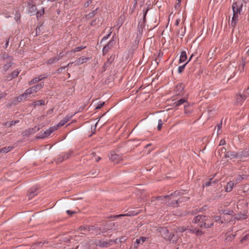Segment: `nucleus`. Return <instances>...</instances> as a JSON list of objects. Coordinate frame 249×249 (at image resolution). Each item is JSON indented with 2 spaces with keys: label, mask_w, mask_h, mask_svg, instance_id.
I'll use <instances>...</instances> for the list:
<instances>
[{
  "label": "nucleus",
  "mask_w": 249,
  "mask_h": 249,
  "mask_svg": "<svg viewBox=\"0 0 249 249\" xmlns=\"http://www.w3.org/2000/svg\"><path fill=\"white\" fill-rule=\"evenodd\" d=\"M243 3H240L239 1H235L232 3L231 8L233 12L232 17L231 20V26L234 28L239 20V17L242 12Z\"/></svg>",
  "instance_id": "obj_1"
},
{
  "label": "nucleus",
  "mask_w": 249,
  "mask_h": 249,
  "mask_svg": "<svg viewBox=\"0 0 249 249\" xmlns=\"http://www.w3.org/2000/svg\"><path fill=\"white\" fill-rule=\"evenodd\" d=\"M193 223L197 224L200 227L210 228L213 226V223H209L207 218L205 215H198L196 216L193 220Z\"/></svg>",
  "instance_id": "obj_2"
},
{
  "label": "nucleus",
  "mask_w": 249,
  "mask_h": 249,
  "mask_svg": "<svg viewBox=\"0 0 249 249\" xmlns=\"http://www.w3.org/2000/svg\"><path fill=\"white\" fill-rule=\"evenodd\" d=\"M182 194V193L179 191H176L173 194H172L170 195H167L165 196H159L157 198V200H163L164 199L163 202L168 205V203H176L175 202V199H177V196H179Z\"/></svg>",
  "instance_id": "obj_3"
},
{
  "label": "nucleus",
  "mask_w": 249,
  "mask_h": 249,
  "mask_svg": "<svg viewBox=\"0 0 249 249\" xmlns=\"http://www.w3.org/2000/svg\"><path fill=\"white\" fill-rule=\"evenodd\" d=\"M3 60L4 64L1 69V72L5 73L13 64V58L11 56L6 55L3 56Z\"/></svg>",
  "instance_id": "obj_4"
},
{
  "label": "nucleus",
  "mask_w": 249,
  "mask_h": 249,
  "mask_svg": "<svg viewBox=\"0 0 249 249\" xmlns=\"http://www.w3.org/2000/svg\"><path fill=\"white\" fill-rule=\"evenodd\" d=\"M160 232L161 235L164 239L167 240L171 241L174 235H172L171 233L169 234L168 230L165 227L160 228Z\"/></svg>",
  "instance_id": "obj_5"
},
{
  "label": "nucleus",
  "mask_w": 249,
  "mask_h": 249,
  "mask_svg": "<svg viewBox=\"0 0 249 249\" xmlns=\"http://www.w3.org/2000/svg\"><path fill=\"white\" fill-rule=\"evenodd\" d=\"M189 198L186 196H181L179 198H178V199H175V202L176 203H168V204L169 206H178L180 203L182 202H185L188 201Z\"/></svg>",
  "instance_id": "obj_6"
},
{
  "label": "nucleus",
  "mask_w": 249,
  "mask_h": 249,
  "mask_svg": "<svg viewBox=\"0 0 249 249\" xmlns=\"http://www.w3.org/2000/svg\"><path fill=\"white\" fill-rule=\"evenodd\" d=\"M109 157L110 160L115 164L119 163L122 160L121 156L114 153H111Z\"/></svg>",
  "instance_id": "obj_7"
},
{
  "label": "nucleus",
  "mask_w": 249,
  "mask_h": 249,
  "mask_svg": "<svg viewBox=\"0 0 249 249\" xmlns=\"http://www.w3.org/2000/svg\"><path fill=\"white\" fill-rule=\"evenodd\" d=\"M57 129V126L51 127L50 128H49L48 129H47L46 131H45L43 133H42L41 132V134H40V136L39 137L41 138H43L47 137L49 136L52 133L54 132Z\"/></svg>",
  "instance_id": "obj_8"
},
{
  "label": "nucleus",
  "mask_w": 249,
  "mask_h": 249,
  "mask_svg": "<svg viewBox=\"0 0 249 249\" xmlns=\"http://www.w3.org/2000/svg\"><path fill=\"white\" fill-rule=\"evenodd\" d=\"M115 44V41L112 39L104 47L103 49V53L104 54L107 53L109 50H110Z\"/></svg>",
  "instance_id": "obj_9"
},
{
  "label": "nucleus",
  "mask_w": 249,
  "mask_h": 249,
  "mask_svg": "<svg viewBox=\"0 0 249 249\" xmlns=\"http://www.w3.org/2000/svg\"><path fill=\"white\" fill-rule=\"evenodd\" d=\"M72 154V152L71 151H69L67 153H62L59 155L57 159V162H61L63 160H67L71 155Z\"/></svg>",
  "instance_id": "obj_10"
},
{
  "label": "nucleus",
  "mask_w": 249,
  "mask_h": 249,
  "mask_svg": "<svg viewBox=\"0 0 249 249\" xmlns=\"http://www.w3.org/2000/svg\"><path fill=\"white\" fill-rule=\"evenodd\" d=\"M184 85L181 84H178L174 89V91L177 95H182L184 92Z\"/></svg>",
  "instance_id": "obj_11"
},
{
  "label": "nucleus",
  "mask_w": 249,
  "mask_h": 249,
  "mask_svg": "<svg viewBox=\"0 0 249 249\" xmlns=\"http://www.w3.org/2000/svg\"><path fill=\"white\" fill-rule=\"evenodd\" d=\"M43 84H38L29 88L28 89L30 90L31 94H32L33 93H36L37 91L40 90L43 88Z\"/></svg>",
  "instance_id": "obj_12"
},
{
  "label": "nucleus",
  "mask_w": 249,
  "mask_h": 249,
  "mask_svg": "<svg viewBox=\"0 0 249 249\" xmlns=\"http://www.w3.org/2000/svg\"><path fill=\"white\" fill-rule=\"evenodd\" d=\"M148 239V237H141L138 239H137L134 243V247L137 248L139 244H143Z\"/></svg>",
  "instance_id": "obj_13"
},
{
  "label": "nucleus",
  "mask_w": 249,
  "mask_h": 249,
  "mask_svg": "<svg viewBox=\"0 0 249 249\" xmlns=\"http://www.w3.org/2000/svg\"><path fill=\"white\" fill-rule=\"evenodd\" d=\"M225 157L226 158L233 159L239 158V155H238V152L235 153L232 151H228L225 154Z\"/></svg>",
  "instance_id": "obj_14"
},
{
  "label": "nucleus",
  "mask_w": 249,
  "mask_h": 249,
  "mask_svg": "<svg viewBox=\"0 0 249 249\" xmlns=\"http://www.w3.org/2000/svg\"><path fill=\"white\" fill-rule=\"evenodd\" d=\"M38 189L36 187H33L30 189L28 193V196L29 198H32L36 196L38 193Z\"/></svg>",
  "instance_id": "obj_15"
},
{
  "label": "nucleus",
  "mask_w": 249,
  "mask_h": 249,
  "mask_svg": "<svg viewBox=\"0 0 249 249\" xmlns=\"http://www.w3.org/2000/svg\"><path fill=\"white\" fill-rule=\"evenodd\" d=\"M72 117V116H67L61 120L58 124V126H62L65 125Z\"/></svg>",
  "instance_id": "obj_16"
},
{
  "label": "nucleus",
  "mask_w": 249,
  "mask_h": 249,
  "mask_svg": "<svg viewBox=\"0 0 249 249\" xmlns=\"http://www.w3.org/2000/svg\"><path fill=\"white\" fill-rule=\"evenodd\" d=\"M246 96L244 94H239L236 96V101L237 103L241 104L246 99Z\"/></svg>",
  "instance_id": "obj_17"
},
{
  "label": "nucleus",
  "mask_w": 249,
  "mask_h": 249,
  "mask_svg": "<svg viewBox=\"0 0 249 249\" xmlns=\"http://www.w3.org/2000/svg\"><path fill=\"white\" fill-rule=\"evenodd\" d=\"M37 11V8L35 5L29 4L28 12L31 15H34Z\"/></svg>",
  "instance_id": "obj_18"
},
{
  "label": "nucleus",
  "mask_w": 249,
  "mask_h": 249,
  "mask_svg": "<svg viewBox=\"0 0 249 249\" xmlns=\"http://www.w3.org/2000/svg\"><path fill=\"white\" fill-rule=\"evenodd\" d=\"M187 101L186 98H181L174 103V105L175 107H179L182 104L186 103Z\"/></svg>",
  "instance_id": "obj_19"
},
{
  "label": "nucleus",
  "mask_w": 249,
  "mask_h": 249,
  "mask_svg": "<svg viewBox=\"0 0 249 249\" xmlns=\"http://www.w3.org/2000/svg\"><path fill=\"white\" fill-rule=\"evenodd\" d=\"M187 59V54L185 51H182L179 56V62L183 63Z\"/></svg>",
  "instance_id": "obj_20"
},
{
  "label": "nucleus",
  "mask_w": 249,
  "mask_h": 249,
  "mask_svg": "<svg viewBox=\"0 0 249 249\" xmlns=\"http://www.w3.org/2000/svg\"><path fill=\"white\" fill-rule=\"evenodd\" d=\"M234 185V183L232 181H231L229 182L227 184V185L226 187V191L227 192H231L232 190Z\"/></svg>",
  "instance_id": "obj_21"
},
{
  "label": "nucleus",
  "mask_w": 249,
  "mask_h": 249,
  "mask_svg": "<svg viewBox=\"0 0 249 249\" xmlns=\"http://www.w3.org/2000/svg\"><path fill=\"white\" fill-rule=\"evenodd\" d=\"M239 158L249 157V151H238Z\"/></svg>",
  "instance_id": "obj_22"
},
{
  "label": "nucleus",
  "mask_w": 249,
  "mask_h": 249,
  "mask_svg": "<svg viewBox=\"0 0 249 249\" xmlns=\"http://www.w3.org/2000/svg\"><path fill=\"white\" fill-rule=\"evenodd\" d=\"M95 229V227L94 226H86L84 227H82L80 228V230L81 231H93Z\"/></svg>",
  "instance_id": "obj_23"
},
{
  "label": "nucleus",
  "mask_w": 249,
  "mask_h": 249,
  "mask_svg": "<svg viewBox=\"0 0 249 249\" xmlns=\"http://www.w3.org/2000/svg\"><path fill=\"white\" fill-rule=\"evenodd\" d=\"M137 213H128L126 214H118V215H113V216H110V217H114V218H118V217H121V216H132V215H134L135 214H136Z\"/></svg>",
  "instance_id": "obj_24"
},
{
  "label": "nucleus",
  "mask_w": 249,
  "mask_h": 249,
  "mask_svg": "<svg viewBox=\"0 0 249 249\" xmlns=\"http://www.w3.org/2000/svg\"><path fill=\"white\" fill-rule=\"evenodd\" d=\"M58 61H59V60L58 59L57 57L56 56L55 57L51 58L50 59H48L46 63L47 64L51 65V64H53L54 63H55V62Z\"/></svg>",
  "instance_id": "obj_25"
},
{
  "label": "nucleus",
  "mask_w": 249,
  "mask_h": 249,
  "mask_svg": "<svg viewBox=\"0 0 249 249\" xmlns=\"http://www.w3.org/2000/svg\"><path fill=\"white\" fill-rule=\"evenodd\" d=\"M109 245V243L105 241L101 240H100L97 244V246H99L101 247H108Z\"/></svg>",
  "instance_id": "obj_26"
},
{
  "label": "nucleus",
  "mask_w": 249,
  "mask_h": 249,
  "mask_svg": "<svg viewBox=\"0 0 249 249\" xmlns=\"http://www.w3.org/2000/svg\"><path fill=\"white\" fill-rule=\"evenodd\" d=\"M13 149V147L6 146L0 149V153H7Z\"/></svg>",
  "instance_id": "obj_27"
},
{
  "label": "nucleus",
  "mask_w": 249,
  "mask_h": 249,
  "mask_svg": "<svg viewBox=\"0 0 249 249\" xmlns=\"http://www.w3.org/2000/svg\"><path fill=\"white\" fill-rule=\"evenodd\" d=\"M24 98L22 97V95L21 94L19 96L17 97L13 101V104H16L17 102H20L22 100H25Z\"/></svg>",
  "instance_id": "obj_28"
},
{
  "label": "nucleus",
  "mask_w": 249,
  "mask_h": 249,
  "mask_svg": "<svg viewBox=\"0 0 249 249\" xmlns=\"http://www.w3.org/2000/svg\"><path fill=\"white\" fill-rule=\"evenodd\" d=\"M45 104V101L44 100H40L34 102V105L35 107L44 105Z\"/></svg>",
  "instance_id": "obj_29"
},
{
  "label": "nucleus",
  "mask_w": 249,
  "mask_h": 249,
  "mask_svg": "<svg viewBox=\"0 0 249 249\" xmlns=\"http://www.w3.org/2000/svg\"><path fill=\"white\" fill-rule=\"evenodd\" d=\"M22 97L24 98V99L26 100L31 95H32V94L28 89L22 94Z\"/></svg>",
  "instance_id": "obj_30"
},
{
  "label": "nucleus",
  "mask_w": 249,
  "mask_h": 249,
  "mask_svg": "<svg viewBox=\"0 0 249 249\" xmlns=\"http://www.w3.org/2000/svg\"><path fill=\"white\" fill-rule=\"evenodd\" d=\"M18 122H19L18 120L12 121H11L10 122H6V123H5L4 125L6 126H7V127H11L12 126H13L15 124H16L18 123Z\"/></svg>",
  "instance_id": "obj_31"
},
{
  "label": "nucleus",
  "mask_w": 249,
  "mask_h": 249,
  "mask_svg": "<svg viewBox=\"0 0 249 249\" xmlns=\"http://www.w3.org/2000/svg\"><path fill=\"white\" fill-rule=\"evenodd\" d=\"M19 72H20V71H19L18 69L13 71L10 74L11 78L12 79V78H15L17 76H18Z\"/></svg>",
  "instance_id": "obj_32"
},
{
  "label": "nucleus",
  "mask_w": 249,
  "mask_h": 249,
  "mask_svg": "<svg viewBox=\"0 0 249 249\" xmlns=\"http://www.w3.org/2000/svg\"><path fill=\"white\" fill-rule=\"evenodd\" d=\"M45 13L44 8H42L40 11H37L36 13L37 18L41 17Z\"/></svg>",
  "instance_id": "obj_33"
},
{
  "label": "nucleus",
  "mask_w": 249,
  "mask_h": 249,
  "mask_svg": "<svg viewBox=\"0 0 249 249\" xmlns=\"http://www.w3.org/2000/svg\"><path fill=\"white\" fill-rule=\"evenodd\" d=\"M86 47L84 46H81L77 47H76L74 49L71 50V52L75 53L76 52L80 51L81 50L85 49Z\"/></svg>",
  "instance_id": "obj_34"
},
{
  "label": "nucleus",
  "mask_w": 249,
  "mask_h": 249,
  "mask_svg": "<svg viewBox=\"0 0 249 249\" xmlns=\"http://www.w3.org/2000/svg\"><path fill=\"white\" fill-rule=\"evenodd\" d=\"M245 66V62L242 60V63L239 65V70L240 72H242L244 71V68Z\"/></svg>",
  "instance_id": "obj_35"
},
{
  "label": "nucleus",
  "mask_w": 249,
  "mask_h": 249,
  "mask_svg": "<svg viewBox=\"0 0 249 249\" xmlns=\"http://www.w3.org/2000/svg\"><path fill=\"white\" fill-rule=\"evenodd\" d=\"M188 63V61H187V62L186 63H185L184 64H183V65H181V66H179L178 67V73H181V72H182L183 71V70H184V68H185V67L186 65H187V64Z\"/></svg>",
  "instance_id": "obj_36"
},
{
  "label": "nucleus",
  "mask_w": 249,
  "mask_h": 249,
  "mask_svg": "<svg viewBox=\"0 0 249 249\" xmlns=\"http://www.w3.org/2000/svg\"><path fill=\"white\" fill-rule=\"evenodd\" d=\"M213 219L215 222H218L221 223H223V221L221 219V217L218 215L213 216Z\"/></svg>",
  "instance_id": "obj_37"
},
{
  "label": "nucleus",
  "mask_w": 249,
  "mask_h": 249,
  "mask_svg": "<svg viewBox=\"0 0 249 249\" xmlns=\"http://www.w3.org/2000/svg\"><path fill=\"white\" fill-rule=\"evenodd\" d=\"M48 76V74H41L36 77H37V79L38 80V81H41L45 78H47Z\"/></svg>",
  "instance_id": "obj_38"
},
{
  "label": "nucleus",
  "mask_w": 249,
  "mask_h": 249,
  "mask_svg": "<svg viewBox=\"0 0 249 249\" xmlns=\"http://www.w3.org/2000/svg\"><path fill=\"white\" fill-rule=\"evenodd\" d=\"M38 82H39L38 80L37 79V77H36L35 78L31 80V81H30L28 83V84L29 85H32Z\"/></svg>",
  "instance_id": "obj_39"
},
{
  "label": "nucleus",
  "mask_w": 249,
  "mask_h": 249,
  "mask_svg": "<svg viewBox=\"0 0 249 249\" xmlns=\"http://www.w3.org/2000/svg\"><path fill=\"white\" fill-rule=\"evenodd\" d=\"M104 104H105V102H101V101H100L97 104V105L95 109H98L101 108L104 106Z\"/></svg>",
  "instance_id": "obj_40"
},
{
  "label": "nucleus",
  "mask_w": 249,
  "mask_h": 249,
  "mask_svg": "<svg viewBox=\"0 0 249 249\" xmlns=\"http://www.w3.org/2000/svg\"><path fill=\"white\" fill-rule=\"evenodd\" d=\"M97 8H96L95 10H93L91 13H90L88 14V16L89 18H92L93 16H94L95 14L97 13Z\"/></svg>",
  "instance_id": "obj_41"
},
{
  "label": "nucleus",
  "mask_w": 249,
  "mask_h": 249,
  "mask_svg": "<svg viewBox=\"0 0 249 249\" xmlns=\"http://www.w3.org/2000/svg\"><path fill=\"white\" fill-rule=\"evenodd\" d=\"M163 123L161 119L159 120L158 121V130H160L162 126Z\"/></svg>",
  "instance_id": "obj_42"
},
{
  "label": "nucleus",
  "mask_w": 249,
  "mask_h": 249,
  "mask_svg": "<svg viewBox=\"0 0 249 249\" xmlns=\"http://www.w3.org/2000/svg\"><path fill=\"white\" fill-rule=\"evenodd\" d=\"M123 22V18L120 17L118 19L117 25L119 26V28L121 27Z\"/></svg>",
  "instance_id": "obj_43"
},
{
  "label": "nucleus",
  "mask_w": 249,
  "mask_h": 249,
  "mask_svg": "<svg viewBox=\"0 0 249 249\" xmlns=\"http://www.w3.org/2000/svg\"><path fill=\"white\" fill-rule=\"evenodd\" d=\"M111 33H112V32L110 31L108 34H107L106 36H104L102 39V41L107 40V39H108L109 37V36H110Z\"/></svg>",
  "instance_id": "obj_44"
},
{
  "label": "nucleus",
  "mask_w": 249,
  "mask_h": 249,
  "mask_svg": "<svg viewBox=\"0 0 249 249\" xmlns=\"http://www.w3.org/2000/svg\"><path fill=\"white\" fill-rule=\"evenodd\" d=\"M91 3L90 0H87L84 4V6L85 7H88Z\"/></svg>",
  "instance_id": "obj_45"
},
{
  "label": "nucleus",
  "mask_w": 249,
  "mask_h": 249,
  "mask_svg": "<svg viewBox=\"0 0 249 249\" xmlns=\"http://www.w3.org/2000/svg\"><path fill=\"white\" fill-rule=\"evenodd\" d=\"M185 230H186V229L183 227H179L178 228V231L179 232H183Z\"/></svg>",
  "instance_id": "obj_46"
},
{
  "label": "nucleus",
  "mask_w": 249,
  "mask_h": 249,
  "mask_svg": "<svg viewBox=\"0 0 249 249\" xmlns=\"http://www.w3.org/2000/svg\"><path fill=\"white\" fill-rule=\"evenodd\" d=\"M64 54L63 52L60 53L56 57H57L58 59L59 60L61 59V58H62L64 56Z\"/></svg>",
  "instance_id": "obj_47"
},
{
  "label": "nucleus",
  "mask_w": 249,
  "mask_h": 249,
  "mask_svg": "<svg viewBox=\"0 0 249 249\" xmlns=\"http://www.w3.org/2000/svg\"><path fill=\"white\" fill-rule=\"evenodd\" d=\"M244 179V177L242 175H239L236 178L237 181H240Z\"/></svg>",
  "instance_id": "obj_48"
},
{
  "label": "nucleus",
  "mask_w": 249,
  "mask_h": 249,
  "mask_svg": "<svg viewBox=\"0 0 249 249\" xmlns=\"http://www.w3.org/2000/svg\"><path fill=\"white\" fill-rule=\"evenodd\" d=\"M212 179H211L210 181H207V182H206L205 183V186H206V187H208V186H209L211 185L212 183H214V182H212V181H211V180H212Z\"/></svg>",
  "instance_id": "obj_49"
},
{
  "label": "nucleus",
  "mask_w": 249,
  "mask_h": 249,
  "mask_svg": "<svg viewBox=\"0 0 249 249\" xmlns=\"http://www.w3.org/2000/svg\"><path fill=\"white\" fill-rule=\"evenodd\" d=\"M65 68H66V67H60V68H59L57 70V73H60L61 72V71L64 70Z\"/></svg>",
  "instance_id": "obj_50"
},
{
  "label": "nucleus",
  "mask_w": 249,
  "mask_h": 249,
  "mask_svg": "<svg viewBox=\"0 0 249 249\" xmlns=\"http://www.w3.org/2000/svg\"><path fill=\"white\" fill-rule=\"evenodd\" d=\"M93 157H94V158H95L94 160H95V161L98 162L101 160V158L100 157L95 156L94 153H93Z\"/></svg>",
  "instance_id": "obj_51"
},
{
  "label": "nucleus",
  "mask_w": 249,
  "mask_h": 249,
  "mask_svg": "<svg viewBox=\"0 0 249 249\" xmlns=\"http://www.w3.org/2000/svg\"><path fill=\"white\" fill-rule=\"evenodd\" d=\"M222 125V122H221L219 124H218L217 126V133H219V131L221 129Z\"/></svg>",
  "instance_id": "obj_52"
},
{
  "label": "nucleus",
  "mask_w": 249,
  "mask_h": 249,
  "mask_svg": "<svg viewBox=\"0 0 249 249\" xmlns=\"http://www.w3.org/2000/svg\"><path fill=\"white\" fill-rule=\"evenodd\" d=\"M240 3H243V5L244 4V5L246 6L247 3H249V0H242Z\"/></svg>",
  "instance_id": "obj_53"
},
{
  "label": "nucleus",
  "mask_w": 249,
  "mask_h": 249,
  "mask_svg": "<svg viewBox=\"0 0 249 249\" xmlns=\"http://www.w3.org/2000/svg\"><path fill=\"white\" fill-rule=\"evenodd\" d=\"M226 144V142L224 140H221L219 142V145H224Z\"/></svg>",
  "instance_id": "obj_54"
},
{
  "label": "nucleus",
  "mask_w": 249,
  "mask_h": 249,
  "mask_svg": "<svg viewBox=\"0 0 249 249\" xmlns=\"http://www.w3.org/2000/svg\"><path fill=\"white\" fill-rule=\"evenodd\" d=\"M234 237H235L234 235H232L231 236H230L229 237H227L226 239L228 240H230L233 239L234 238Z\"/></svg>",
  "instance_id": "obj_55"
},
{
  "label": "nucleus",
  "mask_w": 249,
  "mask_h": 249,
  "mask_svg": "<svg viewBox=\"0 0 249 249\" xmlns=\"http://www.w3.org/2000/svg\"><path fill=\"white\" fill-rule=\"evenodd\" d=\"M9 38H8L7 39V40L6 41V43L5 44V48H6L8 47V45H9Z\"/></svg>",
  "instance_id": "obj_56"
},
{
  "label": "nucleus",
  "mask_w": 249,
  "mask_h": 249,
  "mask_svg": "<svg viewBox=\"0 0 249 249\" xmlns=\"http://www.w3.org/2000/svg\"><path fill=\"white\" fill-rule=\"evenodd\" d=\"M67 213L68 214H71H71H72L74 213V212H73V211H70V210H67Z\"/></svg>",
  "instance_id": "obj_57"
},
{
  "label": "nucleus",
  "mask_w": 249,
  "mask_h": 249,
  "mask_svg": "<svg viewBox=\"0 0 249 249\" xmlns=\"http://www.w3.org/2000/svg\"><path fill=\"white\" fill-rule=\"evenodd\" d=\"M179 22H180V19H177L176 20L175 25L178 26L179 24Z\"/></svg>",
  "instance_id": "obj_58"
},
{
  "label": "nucleus",
  "mask_w": 249,
  "mask_h": 249,
  "mask_svg": "<svg viewBox=\"0 0 249 249\" xmlns=\"http://www.w3.org/2000/svg\"><path fill=\"white\" fill-rule=\"evenodd\" d=\"M189 107V105H187V106L185 105V106H184L185 112L186 113H188V112L187 111V107Z\"/></svg>",
  "instance_id": "obj_59"
},
{
  "label": "nucleus",
  "mask_w": 249,
  "mask_h": 249,
  "mask_svg": "<svg viewBox=\"0 0 249 249\" xmlns=\"http://www.w3.org/2000/svg\"><path fill=\"white\" fill-rule=\"evenodd\" d=\"M6 93H4V94H0V99L1 98H2V97H4V96L6 95Z\"/></svg>",
  "instance_id": "obj_60"
},
{
  "label": "nucleus",
  "mask_w": 249,
  "mask_h": 249,
  "mask_svg": "<svg viewBox=\"0 0 249 249\" xmlns=\"http://www.w3.org/2000/svg\"><path fill=\"white\" fill-rule=\"evenodd\" d=\"M125 237H122L121 238H120L119 240V242H121L123 240H125V239H124Z\"/></svg>",
  "instance_id": "obj_61"
},
{
  "label": "nucleus",
  "mask_w": 249,
  "mask_h": 249,
  "mask_svg": "<svg viewBox=\"0 0 249 249\" xmlns=\"http://www.w3.org/2000/svg\"><path fill=\"white\" fill-rule=\"evenodd\" d=\"M73 63L71 62V63H69L66 67V68L68 67H70V66H71L72 65Z\"/></svg>",
  "instance_id": "obj_62"
},
{
  "label": "nucleus",
  "mask_w": 249,
  "mask_h": 249,
  "mask_svg": "<svg viewBox=\"0 0 249 249\" xmlns=\"http://www.w3.org/2000/svg\"><path fill=\"white\" fill-rule=\"evenodd\" d=\"M193 56V54H192L191 56L190 57L189 59L188 60V62L191 60Z\"/></svg>",
  "instance_id": "obj_63"
},
{
  "label": "nucleus",
  "mask_w": 249,
  "mask_h": 249,
  "mask_svg": "<svg viewBox=\"0 0 249 249\" xmlns=\"http://www.w3.org/2000/svg\"><path fill=\"white\" fill-rule=\"evenodd\" d=\"M95 24V23H94V21H92L91 22V25H94Z\"/></svg>",
  "instance_id": "obj_64"
}]
</instances>
